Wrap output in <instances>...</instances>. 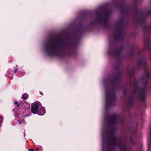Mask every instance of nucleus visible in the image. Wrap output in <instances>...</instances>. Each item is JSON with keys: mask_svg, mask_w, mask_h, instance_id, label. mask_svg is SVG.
<instances>
[{"mask_svg": "<svg viewBox=\"0 0 151 151\" xmlns=\"http://www.w3.org/2000/svg\"><path fill=\"white\" fill-rule=\"evenodd\" d=\"M145 75H145L146 77H147V72H146V73H145Z\"/></svg>", "mask_w": 151, "mask_h": 151, "instance_id": "obj_16", "label": "nucleus"}, {"mask_svg": "<svg viewBox=\"0 0 151 151\" xmlns=\"http://www.w3.org/2000/svg\"><path fill=\"white\" fill-rule=\"evenodd\" d=\"M148 146V151H151V145L150 143H149Z\"/></svg>", "mask_w": 151, "mask_h": 151, "instance_id": "obj_10", "label": "nucleus"}, {"mask_svg": "<svg viewBox=\"0 0 151 151\" xmlns=\"http://www.w3.org/2000/svg\"><path fill=\"white\" fill-rule=\"evenodd\" d=\"M14 103L18 107H19V104H18V103L17 101H15L14 102Z\"/></svg>", "mask_w": 151, "mask_h": 151, "instance_id": "obj_12", "label": "nucleus"}, {"mask_svg": "<svg viewBox=\"0 0 151 151\" xmlns=\"http://www.w3.org/2000/svg\"><path fill=\"white\" fill-rule=\"evenodd\" d=\"M145 88H144L140 91V99L142 101H144L146 99L144 93V91L145 90Z\"/></svg>", "mask_w": 151, "mask_h": 151, "instance_id": "obj_4", "label": "nucleus"}, {"mask_svg": "<svg viewBox=\"0 0 151 151\" xmlns=\"http://www.w3.org/2000/svg\"><path fill=\"white\" fill-rule=\"evenodd\" d=\"M42 111H43L42 113V114H39L40 115H44V114L45 113V111L44 109Z\"/></svg>", "mask_w": 151, "mask_h": 151, "instance_id": "obj_13", "label": "nucleus"}, {"mask_svg": "<svg viewBox=\"0 0 151 151\" xmlns=\"http://www.w3.org/2000/svg\"><path fill=\"white\" fill-rule=\"evenodd\" d=\"M40 104L39 103L37 102L33 104L32 105L31 111L34 114H36L38 110L39 105Z\"/></svg>", "mask_w": 151, "mask_h": 151, "instance_id": "obj_2", "label": "nucleus"}, {"mask_svg": "<svg viewBox=\"0 0 151 151\" xmlns=\"http://www.w3.org/2000/svg\"><path fill=\"white\" fill-rule=\"evenodd\" d=\"M30 150V151H33V149H31V150Z\"/></svg>", "mask_w": 151, "mask_h": 151, "instance_id": "obj_18", "label": "nucleus"}, {"mask_svg": "<svg viewBox=\"0 0 151 151\" xmlns=\"http://www.w3.org/2000/svg\"><path fill=\"white\" fill-rule=\"evenodd\" d=\"M104 26L105 25V11H104Z\"/></svg>", "mask_w": 151, "mask_h": 151, "instance_id": "obj_14", "label": "nucleus"}, {"mask_svg": "<svg viewBox=\"0 0 151 151\" xmlns=\"http://www.w3.org/2000/svg\"><path fill=\"white\" fill-rule=\"evenodd\" d=\"M112 98L110 95L107 96L106 97V103L107 104H108V102L109 103V105H110V104L111 102L112 101Z\"/></svg>", "mask_w": 151, "mask_h": 151, "instance_id": "obj_6", "label": "nucleus"}, {"mask_svg": "<svg viewBox=\"0 0 151 151\" xmlns=\"http://www.w3.org/2000/svg\"><path fill=\"white\" fill-rule=\"evenodd\" d=\"M58 44L54 42H50L45 46V49L47 53L49 55H57L58 51Z\"/></svg>", "mask_w": 151, "mask_h": 151, "instance_id": "obj_1", "label": "nucleus"}, {"mask_svg": "<svg viewBox=\"0 0 151 151\" xmlns=\"http://www.w3.org/2000/svg\"><path fill=\"white\" fill-rule=\"evenodd\" d=\"M103 134H104V130L103 128L101 130V134L102 138V142L103 143L104 142V138H103ZM102 151H103V145H102Z\"/></svg>", "mask_w": 151, "mask_h": 151, "instance_id": "obj_7", "label": "nucleus"}, {"mask_svg": "<svg viewBox=\"0 0 151 151\" xmlns=\"http://www.w3.org/2000/svg\"><path fill=\"white\" fill-rule=\"evenodd\" d=\"M19 124H21L22 123L24 124V121L23 120H22V121H19Z\"/></svg>", "mask_w": 151, "mask_h": 151, "instance_id": "obj_11", "label": "nucleus"}, {"mask_svg": "<svg viewBox=\"0 0 151 151\" xmlns=\"http://www.w3.org/2000/svg\"><path fill=\"white\" fill-rule=\"evenodd\" d=\"M117 117L116 116H113L110 118V120L109 123L110 125L113 126L116 122Z\"/></svg>", "mask_w": 151, "mask_h": 151, "instance_id": "obj_3", "label": "nucleus"}, {"mask_svg": "<svg viewBox=\"0 0 151 151\" xmlns=\"http://www.w3.org/2000/svg\"><path fill=\"white\" fill-rule=\"evenodd\" d=\"M117 139L114 137V135L112 134V136L111 138V141L110 144V145H113L116 144Z\"/></svg>", "mask_w": 151, "mask_h": 151, "instance_id": "obj_5", "label": "nucleus"}, {"mask_svg": "<svg viewBox=\"0 0 151 151\" xmlns=\"http://www.w3.org/2000/svg\"><path fill=\"white\" fill-rule=\"evenodd\" d=\"M138 64L139 65L140 64V63L139 62H138Z\"/></svg>", "mask_w": 151, "mask_h": 151, "instance_id": "obj_17", "label": "nucleus"}, {"mask_svg": "<svg viewBox=\"0 0 151 151\" xmlns=\"http://www.w3.org/2000/svg\"><path fill=\"white\" fill-rule=\"evenodd\" d=\"M108 151H112L111 150H109Z\"/></svg>", "mask_w": 151, "mask_h": 151, "instance_id": "obj_19", "label": "nucleus"}, {"mask_svg": "<svg viewBox=\"0 0 151 151\" xmlns=\"http://www.w3.org/2000/svg\"><path fill=\"white\" fill-rule=\"evenodd\" d=\"M22 97L23 99L26 100L28 98V95L27 94H24L22 95Z\"/></svg>", "mask_w": 151, "mask_h": 151, "instance_id": "obj_8", "label": "nucleus"}, {"mask_svg": "<svg viewBox=\"0 0 151 151\" xmlns=\"http://www.w3.org/2000/svg\"><path fill=\"white\" fill-rule=\"evenodd\" d=\"M144 44L145 46H148L150 44V42L148 41H145V42Z\"/></svg>", "mask_w": 151, "mask_h": 151, "instance_id": "obj_9", "label": "nucleus"}, {"mask_svg": "<svg viewBox=\"0 0 151 151\" xmlns=\"http://www.w3.org/2000/svg\"><path fill=\"white\" fill-rule=\"evenodd\" d=\"M18 71V70L17 69H16L15 70H14V73H15L17 72Z\"/></svg>", "mask_w": 151, "mask_h": 151, "instance_id": "obj_15", "label": "nucleus"}]
</instances>
